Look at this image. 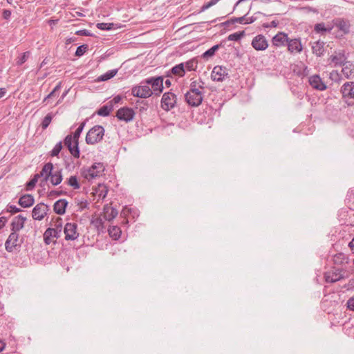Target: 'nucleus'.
<instances>
[{
  "mask_svg": "<svg viewBox=\"0 0 354 354\" xmlns=\"http://www.w3.org/2000/svg\"><path fill=\"white\" fill-rule=\"evenodd\" d=\"M204 86L196 81L191 82L189 89L185 94V100L188 106L198 107L203 100Z\"/></svg>",
  "mask_w": 354,
  "mask_h": 354,
  "instance_id": "1",
  "label": "nucleus"
},
{
  "mask_svg": "<svg viewBox=\"0 0 354 354\" xmlns=\"http://www.w3.org/2000/svg\"><path fill=\"white\" fill-rule=\"evenodd\" d=\"M104 129L101 125H95L86 133L85 141L87 145H95L100 142L104 135Z\"/></svg>",
  "mask_w": 354,
  "mask_h": 354,
  "instance_id": "2",
  "label": "nucleus"
},
{
  "mask_svg": "<svg viewBox=\"0 0 354 354\" xmlns=\"http://www.w3.org/2000/svg\"><path fill=\"white\" fill-rule=\"evenodd\" d=\"M23 241V238L20 239L19 233L11 232L5 242V249L8 252L19 250Z\"/></svg>",
  "mask_w": 354,
  "mask_h": 354,
  "instance_id": "3",
  "label": "nucleus"
},
{
  "mask_svg": "<svg viewBox=\"0 0 354 354\" xmlns=\"http://www.w3.org/2000/svg\"><path fill=\"white\" fill-rule=\"evenodd\" d=\"M104 171V167L102 162H95L90 167L83 169L82 170V175L84 178L91 180L102 176Z\"/></svg>",
  "mask_w": 354,
  "mask_h": 354,
  "instance_id": "4",
  "label": "nucleus"
},
{
  "mask_svg": "<svg viewBox=\"0 0 354 354\" xmlns=\"http://www.w3.org/2000/svg\"><path fill=\"white\" fill-rule=\"evenodd\" d=\"M142 84H147L151 86L153 93L156 95H160L163 90V77L162 76L151 77L145 79Z\"/></svg>",
  "mask_w": 354,
  "mask_h": 354,
  "instance_id": "5",
  "label": "nucleus"
},
{
  "mask_svg": "<svg viewBox=\"0 0 354 354\" xmlns=\"http://www.w3.org/2000/svg\"><path fill=\"white\" fill-rule=\"evenodd\" d=\"M64 145L68 148L70 153L75 158H80V151L79 142L72 138V134L67 135L64 140Z\"/></svg>",
  "mask_w": 354,
  "mask_h": 354,
  "instance_id": "6",
  "label": "nucleus"
},
{
  "mask_svg": "<svg viewBox=\"0 0 354 354\" xmlns=\"http://www.w3.org/2000/svg\"><path fill=\"white\" fill-rule=\"evenodd\" d=\"M131 93L133 96L140 98H147L152 95L153 91L147 84L134 86L131 88Z\"/></svg>",
  "mask_w": 354,
  "mask_h": 354,
  "instance_id": "7",
  "label": "nucleus"
},
{
  "mask_svg": "<svg viewBox=\"0 0 354 354\" xmlns=\"http://www.w3.org/2000/svg\"><path fill=\"white\" fill-rule=\"evenodd\" d=\"M176 95L171 92L165 93L161 99V107L165 111L173 109L176 103Z\"/></svg>",
  "mask_w": 354,
  "mask_h": 354,
  "instance_id": "8",
  "label": "nucleus"
},
{
  "mask_svg": "<svg viewBox=\"0 0 354 354\" xmlns=\"http://www.w3.org/2000/svg\"><path fill=\"white\" fill-rule=\"evenodd\" d=\"M64 233L65 235V240L75 241L76 240L80 234L77 231V224L75 223H67L64 225Z\"/></svg>",
  "mask_w": 354,
  "mask_h": 354,
  "instance_id": "9",
  "label": "nucleus"
},
{
  "mask_svg": "<svg viewBox=\"0 0 354 354\" xmlns=\"http://www.w3.org/2000/svg\"><path fill=\"white\" fill-rule=\"evenodd\" d=\"M135 116V112L133 109L124 106L119 109L116 112V117L119 120L129 122L132 121Z\"/></svg>",
  "mask_w": 354,
  "mask_h": 354,
  "instance_id": "10",
  "label": "nucleus"
},
{
  "mask_svg": "<svg viewBox=\"0 0 354 354\" xmlns=\"http://www.w3.org/2000/svg\"><path fill=\"white\" fill-rule=\"evenodd\" d=\"M49 208L44 203H38L32 211V217L34 220L41 221L46 215Z\"/></svg>",
  "mask_w": 354,
  "mask_h": 354,
  "instance_id": "11",
  "label": "nucleus"
},
{
  "mask_svg": "<svg viewBox=\"0 0 354 354\" xmlns=\"http://www.w3.org/2000/svg\"><path fill=\"white\" fill-rule=\"evenodd\" d=\"M228 77L227 69L221 66H216L214 67L211 77L213 81L222 82L225 77Z\"/></svg>",
  "mask_w": 354,
  "mask_h": 354,
  "instance_id": "12",
  "label": "nucleus"
},
{
  "mask_svg": "<svg viewBox=\"0 0 354 354\" xmlns=\"http://www.w3.org/2000/svg\"><path fill=\"white\" fill-rule=\"evenodd\" d=\"M61 233V226L57 227V228H48L45 231L44 234V241L46 245H49L51 243H55V241L53 240V238H59Z\"/></svg>",
  "mask_w": 354,
  "mask_h": 354,
  "instance_id": "13",
  "label": "nucleus"
},
{
  "mask_svg": "<svg viewBox=\"0 0 354 354\" xmlns=\"http://www.w3.org/2000/svg\"><path fill=\"white\" fill-rule=\"evenodd\" d=\"M251 45L256 50H264L268 47V42L264 35H258L253 38Z\"/></svg>",
  "mask_w": 354,
  "mask_h": 354,
  "instance_id": "14",
  "label": "nucleus"
},
{
  "mask_svg": "<svg viewBox=\"0 0 354 354\" xmlns=\"http://www.w3.org/2000/svg\"><path fill=\"white\" fill-rule=\"evenodd\" d=\"M308 83L310 86L317 91H325L327 88L326 85L323 82L319 75H313L309 77Z\"/></svg>",
  "mask_w": 354,
  "mask_h": 354,
  "instance_id": "15",
  "label": "nucleus"
},
{
  "mask_svg": "<svg viewBox=\"0 0 354 354\" xmlns=\"http://www.w3.org/2000/svg\"><path fill=\"white\" fill-rule=\"evenodd\" d=\"M286 46L288 50L290 53H300L303 50V46L300 38H289Z\"/></svg>",
  "mask_w": 354,
  "mask_h": 354,
  "instance_id": "16",
  "label": "nucleus"
},
{
  "mask_svg": "<svg viewBox=\"0 0 354 354\" xmlns=\"http://www.w3.org/2000/svg\"><path fill=\"white\" fill-rule=\"evenodd\" d=\"M26 218L22 215L15 216L10 224V230L12 232L19 233L24 227Z\"/></svg>",
  "mask_w": 354,
  "mask_h": 354,
  "instance_id": "17",
  "label": "nucleus"
},
{
  "mask_svg": "<svg viewBox=\"0 0 354 354\" xmlns=\"http://www.w3.org/2000/svg\"><path fill=\"white\" fill-rule=\"evenodd\" d=\"M288 34L283 32H279L272 39V44L275 46H284L288 41Z\"/></svg>",
  "mask_w": 354,
  "mask_h": 354,
  "instance_id": "18",
  "label": "nucleus"
},
{
  "mask_svg": "<svg viewBox=\"0 0 354 354\" xmlns=\"http://www.w3.org/2000/svg\"><path fill=\"white\" fill-rule=\"evenodd\" d=\"M334 26L341 30L344 35L350 32L351 24L348 20L337 18L333 20Z\"/></svg>",
  "mask_w": 354,
  "mask_h": 354,
  "instance_id": "19",
  "label": "nucleus"
},
{
  "mask_svg": "<svg viewBox=\"0 0 354 354\" xmlns=\"http://www.w3.org/2000/svg\"><path fill=\"white\" fill-rule=\"evenodd\" d=\"M312 52L317 57H322L325 53V43L321 40H318L310 43Z\"/></svg>",
  "mask_w": 354,
  "mask_h": 354,
  "instance_id": "20",
  "label": "nucleus"
},
{
  "mask_svg": "<svg viewBox=\"0 0 354 354\" xmlns=\"http://www.w3.org/2000/svg\"><path fill=\"white\" fill-rule=\"evenodd\" d=\"M330 59L335 66H343L346 63V57L344 51H339L338 53H335V55H330Z\"/></svg>",
  "mask_w": 354,
  "mask_h": 354,
  "instance_id": "21",
  "label": "nucleus"
},
{
  "mask_svg": "<svg viewBox=\"0 0 354 354\" xmlns=\"http://www.w3.org/2000/svg\"><path fill=\"white\" fill-rule=\"evenodd\" d=\"M53 171V165L51 162L46 163L41 171L39 174H36L39 178H43V180L47 182L50 176L51 172Z\"/></svg>",
  "mask_w": 354,
  "mask_h": 354,
  "instance_id": "22",
  "label": "nucleus"
},
{
  "mask_svg": "<svg viewBox=\"0 0 354 354\" xmlns=\"http://www.w3.org/2000/svg\"><path fill=\"white\" fill-rule=\"evenodd\" d=\"M34 196L29 194L21 196L18 201L19 205L24 208L30 207L34 205Z\"/></svg>",
  "mask_w": 354,
  "mask_h": 354,
  "instance_id": "23",
  "label": "nucleus"
},
{
  "mask_svg": "<svg viewBox=\"0 0 354 354\" xmlns=\"http://www.w3.org/2000/svg\"><path fill=\"white\" fill-rule=\"evenodd\" d=\"M68 204V201L66 199H59L54 203L53 210L56 214L63 215L66 212Z\"/></svg>",
  "mask_w": 354,
  "mask_h": 354,
  "instance_id": "24",
  "label": "nucleus"
},
{
  "mask_svg": "<svg viewBox=\"0 0 354 354\" xmlns=\"http://www.w3.org/2000/svg\"><path fill=\"white\" fill-rule=\"evenodd\" d=\"M342 73L344 78H354V64L351 62H346L342 66Z\"/></svg>",
  "mask_w": 354,
  "mask_h": 354,
  "instance_id": "25",
  "label": "nucleus"
},
{
  "mask_svg": "<svg viewBox=\"0 0 354 354\" xmlns=\"http://www.w3.org/2000/svg\"><path fill=\"white\" fill-rule=\"evenodd\" d=\"M48 180L53 186L59 185L63 180L62 169H53Z\"/></svg>",
  "mask_w": 354,
  "mask_h": 354,
  "instance_id": "26",
  "label": "nucleus"
},
{
  "mask_svg": "<svg viewBox=\"0 0 354 354\" xmlns=\"http://www.w3.org/2000/svg\"><path fill=\"white\" fill-rule=\"evenodd\" d=\"M113 110V106L111 104V102H110L109 104H105L102 106L101 108H100L97 113L103 117H106L109 115L110 113Z\"/></svg>",
  "mask_w": 354,
  "mask_h": 354,
  "instance_id": "27",
  "label": "nucleus"
},
{
  "mask_svg": "<svg viewBox=\"0 0 354 354\" xmlns=\"http://www.w3.org/2000/svg\"><path fill=\"white\" fill-rule=\"evenodd\" d=\"M109 236L114 240H118L122 234V230L118 226H110L108 229Z\"/></svg>",
  "mask_w": 354,
  "mask_h": 354,
  "instance_id": "28",
  "label": "nucleus"
},
{
  "mask_svg": "<svg viewBox=\"0 0 354 354\" xmlns=\"http://www.w3.org/2000/svg\"><path fill=\"white\" fill-rule=\"evenodd\" d=\"M65 183L75 190L79 189L81 187L76 176H71L69 178H67L65 180Z\"/></svg>",
  "mask_w": 354,
  "mask_h": 354,
  "instance_id": "29",
  "label": "nucleus"
},
{
  "mask_svg": "<svg viewBox=\"0 0 354 354\" xmlns=\"http://www.w3.org/2000/svg\"><path fill=\"white\" fill-rule=\"evenodd\" d=\"M104 218L107 221H111L114 219L118 214L117 209L113 207H106L104 208Z\"/></svg>",
  "mask_w": 354,
  "mask_h": 354,
  "instance_id": "30",
  "label": "nucleus"
},
{
  "mask_svg": "<svg viewBox=\"0 0 354 354\" xmlns=\"http://www.w3.org/2000/svg\"><path fill=\"white\" fill-rule=\"evenodd\" d=\"M325 280L327 283H335L341 280L343 277L339 273L333 272L332 274L327 273L325 274Z\"/></svg>",
  "mask_w": 354,
  "mask_h": 354,
  "instance_id": "31",
  "label": "nucleus"
},
{
  "mask_svg": "<svg viewBox=\"0 0 354 354\" xmlns=\"http://www.w3.org/2000/svg\"><path fill=\"white\" fill-rule=\"evenodd\" d=\"M118 73V69H113L107 71L104 74L99 76L97 79V82H104L113 77Z\"/></svg>",
  "mask_w": 354,
  "mask_h": 354,
  "instance_id": "32",
  "label": "nucleus"
},
{
  "mask_svg": "<svg viewBox=\"0 0 354 354\" xmlns=\"http://www.w3.org/2000/svg\"><path fill=\"white\" fill-rule=\"evenodd\" d=\"M171 73L178 75L179 77H183L185 75V66L184 63H180L174 66L171 69Z\"/></svg>",
  "mask_w": 354,
  "mask_h": 354,
  "instance_id": "33",
  "label": "nucleus"
},
{
  "mask_svg": "<svg viewBox=\"0 0 354 354\" xmlns=\"http://www.w3.org/2000/svg\"><path fill=\"white\" fill-rule=\"evenodd\" d=\"M197 61L195 59H192L184 63L185 71H196L197 68Z\"/></svg>",
  "mask_w": 354,
  "mask_h": 354,
  "instance_id": "34",
  "label": "nucleus"
},
{
  "mask_svg": "<svg viewBox=\"0 0 354 354\" xmlns=\"http://www.w3.org/2000/svg\"><path fill=\"white\" fill-rule=\"evenodd\" d=\"M329 79L334 82L339 84L342 80V75L337 70L332 71L329 74Z\"/></svg>",
  "mask_w": 354,
  "mask_h": 354,
  "instance_id": "35",
  "label": "nucleus"
},
{
  "mask_svg": "<svg viewBox=\"0 0 354 354\" xmlns=\"http://www.w3.org/2000/svg\"><path fill=\"white\" fill-rule=\"evenodd\" d=\"M221 44H216L213 46L212 48L206 50L205 53H203L202 57L204 59H208L209 57H212L216 51L220 48Z\"/></svg>",
  "mask_w": 354,
  "mask_h": 354,
  "instance_id": "36",
  "label": "nucleus"
},
{
  "mask_svg": "<svg viewBox=\"0 0 354 354\" xmlns=\"http://www.w3.org/2000/svg\"><path fill=\"white\" fill-rule=\"evenodd\" d=\"M61 82H59L57 84V85L53 88V90L44 97V99L43 100V103L46 102L50 98L55 97L58 95V93L61 89Z\"/></svg>",
  "mask_w": 354,
  "mask_h": 354,
  "instance_id": "37",
  "label": "nucleus"
},
{
  "mask_svg": "<svg viewBox=\"0 0 354 354\" xmlns=\"http://www.w3.org/2000/svg\"><path fill=\"white\" fill-rule=\"evenodd\" d=\"M91 224L97 229L98 232H102L104 230V221L100 217L91 220Z\"/></svg>",
  "mask_w": 354,
  "mask_h": 354,
  "instance_id": "38",
  "label": "nucleus"
},
{
  "mask_svg": "<svg viewBox=\"0 0 354 354\" xmlns=\"http://www.w3.org/2000/svg\"><path fill=\"white\" fill-rule=\"evenodd\" d=\"M53 115L52 113H48L44 118L42 120L41 123V127L42 129H46L50 124L52 120H53Z\"/></svg>",
  "mask_w": 354,
  "mask_h": 354,
  "instance_id": "39",
  "label": "nucleus"
},
{
  "mask_svg": "<svg viewBox=\"0 0 354 354\" xmlns=\"http://www.w3.org/2000/svg\"><path fill=\"white\" fill-rule=\"evenodd\" d=\"M244 35H245L244 31L236 32L230 34L228 36L227 39L229 41H236L240 40Z\"/></svg>",
  "mask_w": 354,
  "mask_h": 354,
  "instance_id": "40",
  "label": "nucleus"
},
{
  "mask_svg": "<svg viewBox=\"0 0 354 354\" xmlns=\"http://www.w3.org/2000/svg\"><path fill=\"white\" fill-rule=\"evenodd\" d=\"M113 23H98L96 26L98 29L102 30H110L114 28Z\"/></svg>",
  "mask_w": 354,
  "mask_h": 354,
  "instance_id": "41",
  "label": "nucleus"
},
{
  "mask_svg": "<svg viewBox=\"0 0 354 354\" xmlns=\"http://www.w3.org/2000/svg\"><path fill=\"white\" fill-rule=\"evenodd\" d=\"M63 148V145H62V142L60 141L58 143H57L55 147H53V149L51 150L50 151V156L54 157V156H57L59 155V153H60L61 150Z\"/></svg>",
  "mask_w": 354,
  "mask_h": 354,
  "instance_id": "42",
  "label": "nucleus"
},
{
  "mask_svg": "<svg viewBox=\"0 0 354 354\" xmlns=\"http://www.w3.org/2000/svg\"><path fill=\"white\" fill-rule=\"evenodd\" d=\"M39 180V176L37 174H35L32 178L28 181L26 183V190H32L36 185V183H37Z\"/></svg>",
  "mask_w": 354,
  "mask_h": 354,
  "instance_id": "43",
  "label": "nucleus"
},
{
  "mask_svg": "<svg viewBox=\"0 0 354 354\" xmlns=\"http://www.w3.org/2000/svg\"><path fill=\"white\" fill-rule=\"evenodd\" d=\"M88 49V46L87 44H82L77 48L75 55L77 57H81L86 52Z\"/></svg>",
  "mask_w": 354,
  "mask_h": 354,
  "instance_id": "44",
  "label": "nucleus"
},
{
  "mask_svg": "<svg viewBox=\"0 0 354 354\" xmlns=\"http://www.w3.org/2000/svg\"><path fill=\"white\" fill-rule=\"evenodd\" d=\"M66 192L63 190H51L47 194V196L50 198H52L53 197H57L62 195H66Z\"/></svg>",
  "mask_w": 354,
  "mask_h": 354,
  "instance_id": "45",
  "label": "nucleus"
},
{
  "mask_svg": "<svg viewBox=\"0 0 354 354\" xmlns=\"http://www.w3.org/2000/svg\"><path fill=\"white\" fill-rule=\"evenodd\" d=\"M148 108V104L143 100H138L136 102V109H139L140 112L147 111Z\"/></svg>",
  "mask_w": 354,
  "mask_h": 354,
  "instance_id": "46",
  "label": "nucleus"
},
{
  "mask_svg": "<svg viewBox=\"0 0 354 354\" xmlns=\"http://www.w3.org/2000/svg\"><path fill=\"white\" fill-rule=\"evenodd\" d=\"M30 52L26 51L21 54V55L18 58L17 61V64L19 66L22 65L24 63H25L27 61V59L29 56Z\"/></svg>",
  "mask_w": 354,
  "mask_h": 354,
  "instance_id": "47",
  "label": "nucleus"
},
{
  "mask_svg": "<svg viewBox=\"0 0 354 354\" xmlns=\"http://www.w3.org/2000/svg\"><path fill=\"white\" fill-rule=\"evenodd\" d=\"M314 30L318 32L323 34L326 32V26L324 23H319L315 25Z\"/></svg>",
  "mask_w": 354,
  "mask_h": 354,
  "instance_id": "48",
  "label": "nucleus"
},
{
  "mask_svg": "<svg viewBox=\"0 0 354 354\" xmlns=\"http://www.w3.org/2000/svg\"><path fill=\"white\" fill-rule=\"evenodd\" d=\"M248 14V12L247 13H245V15H243L242 17L232 18V23L233 24L239 23V24H245V22H246L245 17L247 16Z\"/></svg>",
  "mask_w": 354,
  "mask_h": 354,
  "instance_id": "49",
  "label": "nucleus"
},
{
  "mask_svg": "<svg viewBox=\"0 0 354 354\" xmlns=\"http://www.w3.org/2000/svg\"><path fill=\"white\" fill-rule=\"evenodd\" d=\"M99 189H100L99 196L102 197L103 198H105L107 194V192H108V189H107L106 186L100 185Z\"/></svg>",
  "mask_w": 354,
  "mask_h": 354,
  "instance_id": "50",
  "label": "nucleus"
},
{
  "mask_svg": "<svg viewBox=\"0 0 354 354\" xmlns=\"http://www.w3.org/2000/svg\"><path fill=\"white\" fill-rule=\"evenodd\" d=\"M8 211L11 214H16L20 212L21 209L14 205H9Z\"/></svg>",
  "mask_w": 354,
  "mask_h": 354,
  "instance_id": "51",
  "label": "nucleus"
},
{
  "mask_svg": "<svg viewBox=\"0 0 354 354\" xmlns=\"http://www.w3.org/2000/svg\"><path fill=\"white\" fill-rule=\"evenodd\" d=\"M75 34L80 36H92V33L86 29L77 30Z\"/></svg>",
  "mask_w": 354,
  "mask_h": 354,
  "instance_id": "52",
  "label": "nucleus"
},
{
  "mask_svg": "<svg viewBox=\"0 0 354 354\" xmlns=\"http://www.w3.org/2000/svg\"><path fill=\"white\" fill-rule=\"evenodd\" d=\"M82 131H80V129H77L72 134V138L75 140L79 142V138Z\"/></svg>",
  "mask_w": 354,
  "mask_h": 354,
  "instance_id": "53",
  "label": "nucleus"
},
{
  "mask_svg": "<svg viewBox=\"0 0 354 354\" xmlns=\"http://www.w3.org/2000/svg\"><path fill=\"white\" fill-rule=\"evenodd\" d=\"M346 305L348 309L354 310V296L347 301Z\"/></svg>",
  "mask_w": 354,
  "mask_h": 354,
  "instance_id": "54",
  "label": "nucleus"
},
{
  "mask_svg": "<svg viewBox=\"0 0 354 354\" xmlns=\"http://www.w3.org/2000/svg\"><path fill=\"white\" fill-rule=\"evenodd\" d=\"M278 24H279V22L277 21L274 20V21H272L270 22V24H264L263 25V26L264 28H272V27L275 28V27H277L278 26Z\"/></svg>",
  "mask_w": 354,
  "mask_h": 354,
  "instance_id": "55",
  "label": "nucleus"
},
{
  "mask_svg": "<svg viewBox=\"0 0 354 354\" xmlns=\"http://www.w3.org/2000/svg\"><path fill=\"white\" fill-rule=\"evenodd\" d=\"M2 16L5 19H9L11 16V11L9 10H3Z\"/></svg>",
  "mask_w": 354,
  "mask_h": 354,
  "instance_id": "56",
  "label": "nucleus"
},
{
  "mask_svg": "<svg viewBox=\"0 0 354 354\" xmlns=\"http://www.w3.org/2000/svg\"><path fill=\"white\" fill-rule=\"evenodd\" d=\"M7 222V218L5 216L0 217V230L2 229Z\"/></svg>",
  "mask_w": 354,
  "mask_h": 354,
  "instance_id": "57",
  "label": "nucleus"
},
{
  "mask_svg": "<svg viewBox=\"0 0 354 354\" xmlns=\"http://www.w3.org/2000/svg\"><path fill=\"white\" fill-rule=\"evenodd\" d=\"M245 19H246L245 24H250L254 22L257 20V17H254V16H252V17H248V18L245 17Z\"/></svg>",
  "mask_w": 354,
  "mask_h": 354,
  "instance_id": "58",
  "label": "nucleus"
},
{
  "mask_svg": "<svg viewBox=\"0 0 354 354\" xmlns=\"http://www.w3.org/2000/svg\"><path fill=\"white\" fill-rule=\"evenodd\" d=\"M132 211V209L131 208H124L122 212H121V216H124V217L127 215V214L129 213H131Z\"/></svg>",
  "mask_w": 354,
  "mask_h": 354,
  "instance_id": "59",
  "label": "nucleus"
},
{
  "mask_svg": "<svg viewBox=\"0 0 354 354\" xmlns=\"http://www.w3.org/2000/svg\"><path fill=\"white\" fill-rule=\"evenodd\" d=\"M6 346V342L0 339V353L3 351Z\"/></svg>",
  "mask_w": 354,
  "mask_h": 354,
  "instance_id": "60",
  "label": "nucleus"
},
{
  "mask_svg": "<svg viewBox=\"0 0 354 354\" xmlns=\"http://www.w3.org/2000/svg\"><path fill=\"white\" fill-rule=\"evenodd\" d=\"M209 8H210V6H208V3H205L201 8L200 12H204V11H205L206 10H207Z\"/></svg>",
  "mask_w": 354,
  "mask_h": 354,
  "instance_id": "61",
  "label": "nucleus"
},
{
  "mask_svg": "<svg viewBox=\"0 0 354 354\" xmlns=\"http://www.w3.org/2000/svg\"><path fill=\"white\" fill-rule=\"evenodd\" d=\"M121 100H122L121 97L120 95H117L113 97L111 102H113L115 104H117V103H119L121 101Z\"/></svg>",
  "mask_w": 354,
  "mask_h": 354,
  "instance_id": "62",
  "label": "nucleus"
},
{
  "mask_svg": "<svg viewBox=\"0 0 354 354\" xmlns=\"http://www.w3.org/2000/svg\"><path fill=\"white\" fill-rule=\"evenodd\" d=\"M6 93V89L5 88H0V98L3 97Z\"/></svg>",
  "mask_w": 354,
  "mask_h": 354,
  "instance_id": "63",
  "label": "nucleus"
},
{
  "mask_svg": "<svg viewBox=\"0 0 354 354\" xmlns=\"http://www.w3.org/2000/svg\"><path fill=\"white\" fill-rule=\"evenodd\" d=\"M349 248L354 251V237L352 239V240L348 243Z\"/></svg>",
  "mask_w": 354,
  "mask_h": 354,
  "instance_id": "64",
  "label": "nucleus"
}]
</instances>
